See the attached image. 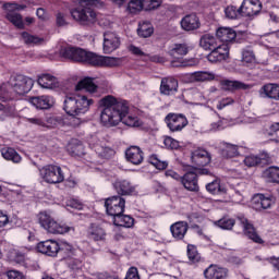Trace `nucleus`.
I'll return each mask as SVG.
<instances>
[{"mask_svg":"<svg viewBox=\"0 0 279 279\" xmlns=\"http://www.w3.org/2000/svg\"><path fill=\"white\" fill-rule=\"evenodd\" d=\"M187 257L191 263H199L202 257L199 256V252H197L196 245H187Z\"/></svg>","mask_w":279,"mask_h":279,"instance_id":"8fccbe9b","label":"nucleus"},{"mask_svg":"<svg viewBox=\"0 0 279 279\" xmlns=\"http://www.w3.org/2000/svg\"><path fill=\"white\" fill-rule=\"evenodd\" d=\"M95 104V100L87 98L86 96H66L63 105V110L70 117H77L82 119V114H86V111L90 109V106Z\"/></svg>","mask_w":279,"mask_h":279,"instance_id":"20e7f679","label":"nucleus"},{"mask_svg":"<svg viewBox=\"0 0 279 279\" xmlns=\"http://www.w3.org/2000/svg\"><path fill=\"white\" fill-rule=\"evenodd\" d=\"M37 84H39L41 88H56L58 86V78L51 74H43L38 77Z\"/></svg>","mask_w":279,"mask_h":279,"instance_id":"473e14b6","label":"nucleus"},{"mask_svg":"<svg viewBox=\"0 0 279 279\" xmlns=\"http://www.w3.org/2000/svg\"><path fill=\"white\" fill-rule=\"evenodd\" d=\"M8 223H10V217L5 213L0 211V228H4Z\"/></svg>","mask_w":279,"mask_h":279,"instance_id":"69168bd1","label":"nucleus"},{"mask_svg":"<svg viewBox=\"0 0 279 279\" xmlns=\"http://www.w3.org/2000/svg\"><path fill=\"white\" fill-rule=\"evenodd\" d=\"M187 53L189 46L186 44H174L172 49L168 51V54L174 60H180V58H183V56H186ZM178 56H180V58H178Z\"/></svg>","mask_w":279,"mask_h":279,"instance_id":"c9c22d12","label":"nucleus"},{"mask_svg":"<svg viewBox=\"0 0 279 279\" xmlns=\"http://www.w3.org/2000/svg\"><path fill=\"white\" fill-rule=\"evenodd\" d=\"M145 9L144 0H131L128 4L130 14H138Z\"/></svg>","mask_w":279,"mask_h":279,"instance_id":"a18cd8bd","label":"nucleus"},{"mask_svg":"<svg viewBox=\"0 0 279 279\" xmlns=\"http://www.w3.org/2000/svg\"><path fill=\"white\" fill-rule=\"evenodd\" d=\"M162 5V0H144V10L151 12V10H158Z\"/></svg>","mask_w":279,"mask_h":279,"instance_id":"864d4df0","label":"nucleus"},{"mask_svg":"<svg viewBox=\"0 0 279 279\" xmlns=\"http://www.w3.org/2000/svg\"><path fill=\"white\" fill-rule=\"evenodd\" d=\"M121 47V39L117 36V34L112 32H106L104 34V52L112 53V51H117Z\"/></svg>","mask_w":279,"mask_h":279,"instance_id":"4468645a","label":"nucleus"},{"mask_svg":"<svg viewBox=\"0 0 279 279\" xmlns=\"http://www.w3.org/2000/svg\"><path fill=\"white\" fill-rule=\"evenodd\" d=\"M113 189L117 191L118 196L123 197L125 195H134L136 193V186H134L128 180H117L113 183Z\"/></svg>","mask_w":279,"mask_h":279,"instance_id":"412c9836","label":"nucleus"},{"mask_svg":"<svg viewBox=\"0 0 279 279\" xmlns=\"http://www.w3.org/2000/svg\"><path fill=\"white\" fill-rule=\"evenodd\" d=\"M268 135L271 136L275 143H279V122H276L270 125Z\"/></svg>","mask_w":279,"mask_h":279,"instance_id":"5fc2aeb1","label":"nucleus"},{"mask_svg":"<svg viewBox=\"0 0 279 279\" xmlns=\"http://www.w3.org/2000/svg\"><path fill=\"white\" fill-rule=\"evenodd\" d=\"M230 58V47L228 44H219L215 49L210 50L207 54L208 62L211 64H217V62H223Z\"/></svg>","mask_w":279,"mask_h":279,"instance_id":"f8f14e48","label":"nucleus"},{"mask_svg":"<svg viewBox=\"0 0 279 279\" xmlns=\"http://www.w3.org/2000/svg\"><path fill=\"white\" fill-rule=\"evenodd\" d=\"M7 20L12 23L17 29H25V23L23 22V15L19 13L7 14Z\"/></svg>","mask_w":279,"mask_h":279,"instance_id":"c03bdc74","label":"nucleus"},{"mask_svg":"<svg viewBox=\"0 0 279 279\" xmlns=\"http://www.w3.org/2000/svg\"><path fill=\"white\" fill-rule=\"evenodd\" d=\"M260 97H267L268 99H275L279 101V84L278 83H268L260 87L259 89Z\"/></svg>","mask_w":279,"mask_h":279,"instance_id":"393cba45","label":"nucleus"},{"mask_svg":"<svg viewBox=\"0 0 279 279\" xmlns=\"http://www.w3.org/2000/svg\"><path fill=\"white\" fill-rule=\"evenodd\" d=\"M38 221L44 230H47L49 234H66L71 230L75 231V228L68 226L63 222H58L47 211H40L38 214Z\"/></svg>","mask_w":279,"mask_h":279,"instance_id":"39448f33","label":"nucleus"},{"mask_svg":"<svg viewBox=\"0 0 279 279\" xmlns=\"http://www.w3.org/2000/svg\"><path fill=\"white\" fill-rule=\"evenodd\" d=\"M263 175L267 182L279 184V167L270 166L263 172Z\"/></svg>","mask_w":279,"mask_h":279,"instance_id":"58836bf2","label":"nucleus"},{"mask_svg":"<svg viewBox=\"0 0 279 279\" xmlns=\"http://www.w3.org/2000/svg\"><path fill=\"white\" fill-rule=\"evenodd\" d=\"M219 45H221V41L217 40V37L210 34H205L199 39V47L205 51H213Z\"/></svg>","mask_w":279,"mask_h":279,"instance_id":"cd10ccee","label":"nucleus"},{"mask_svg":"<svg viewBox=\"0 0 279 279\" xmlns=\"http://www.w3.org/2000/svg\"><path fill=\"white\" fill-rule=\"evenodd\" d=\"M66 263H68L69 268L74 271L82 269V267L84 266V264H83L84 262L80 257H77V255L69 257L66 259Z\"/></svg>","mask_w":279,"mask_h":279,"instance_id":"3c124183","label":"nucleus"},{"mask_svg":"<svg viewBox=\"0 0 279 279\" xmlns=\"http://www.w3.org/2000/svg\"><path fill=\"white\" fill-rule=\"evenodd\" d=\"M216 36L220 45H228V43H234L236 40V31L230 27H219L216 31Z\"/></svg>","mask_w":279,"mask_h":279,"instance_id":"aec40b11","label":"nucleus"},{"mask_svg":"<svg viewBox=\"0 0 279 279\" xmlns=\"http://www.w3.org/2000/svg\"><path fill=\"white\" fill-rule=\"evenodd\" d=\"M105 208L109 217H120L125 213V198L122 196H111L105 199Z\"/></svg>","mask_w":279,"mask_h":279,"instance_id":"6e6552de","label":"nucleus"},{"mask_svg":"<svg viewBox=\"0 0 279 279\" xmlns=\"http://www.w3.org/2000/svg\"><path fill=\"white\" fill-rule=\"evenodd\" d=\"M225 14H226L227 19H230L231 21H236L239 19L245 17L244 13H243V4H241L240 7L228 5L225 9Z\"/></svg>","mask_w":279,"mask_h":279,"instance_id":"c756f323","label":"nucleus"},{"mask_svg":"<svg viewBox=\"0 0 279 279\" xmlns=\"http://www.w3.org/2000/svg\"><path fill=\"white\" fill-rule=\"evenodd\" d=\"M206 191L211 195H226L228 193V189L221 184V181L214 180L213 182L206 185Z\"/></svg>","mask_w":279,"mask_h":279,"instance_id":"72a5a7b5","label":"nucleus"},{"mask_svg":"<svg viewBox=\"0 0 279 279\" xmlns=\"http://www.w3.org/2000/svg\"><path fill=\"white\" fill-rule=\"evenodd\" d=\"M61 58L78 62L80 64H87L88 66H119L121 64L120 58L102 57L95 52L86 51L82 48L73 46L62 47L60 49Z\"/></svg>","mask_w":279,"mask_h":279,"instance_id":"f257e3e1","label":"nucleus"},{"mask_svg":"<svg viewBox=\"0 0 279 279\" xmlns=\"http://www.w3.org/2000/svg\"><path fill=\"white\" fill-rule=\"evenodd\" d=\"M137 36L140 38H150V36H154V24L149 21L140 22Z\"/></svg>","mask_w":279,"mask_h":279,"instance_id":"7c9ffc66","label":"nucleus"},{"mask_svg":"<svg viewBox=\"0 0 279 279\" xmlns=\"http://www.w3.org/2000/svg\"><path fill=\"white\" fill-rule=\"evenodd\" d=\"M40 175L47 184H60L64 182V172L60 166L48 165L40 170Z\"/></svg>","mask_w":279,"mask_h":279,"instance_id":"0eeeda50","label":"nucleus"},{"mask_svg":"<svg viewBox=\"0 0 279 279\" xmlns=\"http://www.w3.org/2000/svg\"><path fill=\"white\" fill-rule=\"evenodd\" d=\"M87 238L92 241H106V229L97 223H92L87 229Z\"/></svg>","mask_w":279,"mask_h":279,"instance_id":"bb28decb","label":"nucleus"},{"mask_svg":"<svg viewBox=\"0 0 279 279\" xmlns=\"http://www.w3.org/2000/svg\"><path fill=\"white\" fill-rule=\"evenodd\" d=\"M113 226L122 228H132L134 226V218L128 215L121 214L113 219Z\"/></svg>","mask_w":279,"mask_h":279,"instance_id":"a19ab883","label":"nucleus"},{"mask_svg":"<svg viewBox=\"0 0 279 279\" xmlns=\"http://www.w3.org/2000/svg\"><path fill=\"white\" fill-rule=\"evenodd\" d=\"M124 279H141L138 276V268L137 267H131L128 272L126 277Z\"/></svg>","mask_w":279,"mask_h":279,"instance_id":"680f3d73","label":"nucleus"},{"mask_svg":"<svg viewBox=\"0 0 279 279\" xmlns=\"http://www.w3.org/2000/svg\"><path fill=\"white\" fill-rule=\"evenodd\" d=\"M192 77L195 82H210V80H215V75L208 72H194Z\"/></svg>","mask_w":279,"mask_h":279,"instance_id":"603ef678","label":"nucleus"},{"mask_svg":"<svg viewBox=\"0 0 279 279\" xmlns=\"http://www.w3.org/2000/svg\"><path fill=\"white\" fill-rule=\"evenodd\" d=\"M165 175H166V178H172V180H175L177 182H181V180H182V177L173 170H167L165 172Z\"/></svg>","mask_w":279,"mask_h":279,"instance_id":"0e129e2a","label":"nucleus"},{"mask_svg":"<svg viewBox=\"0 0 279 279\" xmlns=\"http://www.w3.org/2000/svg\"><path fill=\"white\" fill-rule=\"evenodd\" d=\"M165 123L172 134L182 132L189 125V119L182 113H168Z\"/></svg>","mask_w":279,"mask_h":279,"instance_id":"1a4fd4ad","label":"nucleus"},{"mask_svg":"<svg viewBox=\"0 0 279 279\" xmlns=\"http://www.w3.org/2000/svg\"><path fill=\"white\" fill-rule=\"evenodd\" d=\"M181 27L184 29V32H195V29H199V27H202V22H199V16H197V13L185 15L181 20Z\"/></svg>","mask_w":279,"mask_h":279,"instance_id":"6ab92c4d","label":"nucleus"},{"mask_svg":"<svg viewBox=\"0 0 279 279\" xmlns=\"http://www.w3.org/2000/svg\"><path fill=\"white\" fill-rule=\"evenodd\" d=\"M228 268L221 267L217 264H211L204 270L206 279H228Z\"/></svg>","mask_w":279,"mask_h":279,"instance_id":"2eb2a0df","label":"nucleus"},{"mask_svg":"<svg viewBox=\"0 0 279 279\" xmlns=\"http://www.w3.org/2000/svg\"><path fill=\"white\" fill-rule=\"evenodd\" d=\"M125 158L128 162H131V165H143V160H145V153H143V149L138 146H130L125 150Z\"/></svg>","mask_w":279,"mask_h":279,"instance_id":"a211bd4d","label":"nucleus"},{"mask_svg":"<svg viewBox=\"0 0 279 279\" xmlns=\"http://www.w3.org/2000/svg\"><path fill=\"white\" fill-rule=\"evenodd\" d=\"M31 104L39 110H49L51 108V98L49 96L32 97Z\"/></svg>","mask_w":279,"mask_h":279,"instance_id":"c85d7f7f","label":"nucleus"},{"mask_svg":"<svg viewBox=\"0 0 279 279\" xmlns=\"http://www.w3.org/2000/svg\"><path fill=\"white\" fill-rule=\"evenodd\" d=\"M235 223H236V220H234L233 218H227V217H223L215 221V226H217L218 228H221V230H232Z\"/></svg>","mask_w":279,"mask_h":279,"instance_id":"49530a36","label":"nucleus"},{"mask_svg":"<svg viewBox=\"0 0 279 279\" xmlns=\"http://www.w3.org/2000/svg\"><path fill=\"white\" fill-rule=\"evenodd\" d=\"M148 162L153 165V167L157 168L159 171H165L167 167H169V162L161 160L158 155L153 154L148 158Z\"/></svg>","mask_w":279,"mask_h":279,"instance_id":"37998d69","label":"nucleus"},{"mask_svg":"<svg viewBox=\"0 0 279 279\" xmlns=\"http://www.w3.org/2000/svg\"><path fill=\"white\" fill-rule=\"evenodd\" d=\"M244 17L257 16L263 11V3L259 0H252L248 3H242Z\"/></svg>","mask_w":279,"mask_h":279,"instance_id":"b1692460","label":"nucleus"},{"mask_svg":"<svg viewBox=\"0 0 279 279\" xmlns=\"http://www.w3.org/2000/svg\"><path fill=\"white\" fill-rule=\"evenodd\" d=\"M245 167H266L271 165V157L268 154H262L260 156H247L243 160Z\"/></svg>","mask_w":279,"mask_h":279,"instance_id":"4be33fe9","label":"nucleus"},{"mask_svg":"<svg viewBox=\"0 0 279 279\" xmlns=\"http://www.w3.org/2000/svg\"><path fill=\"white\" fill-rule=\"evenodd\" d=\"M178 81L173 76L163 77L160 84L161 95H173L178 93Z\"/></svg>","mask_w":279,"mask_h":279,"instance_id":"5701e85b","label":"nucleus"},{"mask_svg":"<svg viewBox=\"0 0 279 279\" xmlns=\"http://www.w3.org/2000/svg\"><path fill=\"white\" fill-rule=\"evenodd\" d=\"M97 88V84L90 77L83 78L75 86V90H86L87 93H96Z\"/></svg>","mask_w":279,"mask_h":279,"instance_id":"f704fd0d","label":"nucleus"},{"mask_svg":"<svg viewBox=\"0 0 279 279\" xmlns=\"http://www.w3.org/2000/svg\"><path fill=\"white\" fill-rule=\"evenodd\" d=\"M36 250L39 254H45V256L56 258L60 252V244L56 240H46L37 243Z\"/></svg>","mask_w":279,"mask_h":279,"instance_id":"ddd939ff","label":"nucleus"},{"mask_svg":"<svg viewBox=\"0 0 279 279\" xmlns=\"http://www.w3.org/2000/svg\"><path fill=\"white\" fill-rule=\"evenodd\" d=\"M77 252L78 251L68 242H63L61 245H59V253L62 254L63 257L66 258V260L72 256H77Z\"/></svg>","mask_w":279,"mask_h":279,"instance_id":"79ce46f5","label":"nucleus"},{"mask_svg":"<svg viewBox=\"0 0 279 279\" xmlns=\"http://www.w3.org/2000/svg\"><path fill=\"white\" fill-rule=\"evenodd\" d=\"M1 155L4 160H11V162L19 163L21 162V155L12 148V147H4L1 149Z\"/></svg>","mask_w":279,"mask_h":279,"instance_id":"ea45409f","label":"nucleus"},{"mask_svg":"<svg viewBox=\"0 0 279 279\" xmlns=\"http://www.w3.org/2000/svg\"><path fill=\"white\" fill-rule=\"evenodd\" d=\"M181 184L185 189V191H190V193H199V177L197 175V171L190 170L181 177Z\"/></svg>","mask_w":279,"mask_h":279,"instance_id":"9b49d317","label":"nucleus"},{"mask_svg":"<svg viewBox=\"0 0 279 279\" xmlns=\"http://www.w3.org/2000/svg\"><path fill=\"white\" fill-rule=\"evenodd\" d=\"M130 112V109L126 112H121V120L124 125H128L129 128H138V118L132 117L128 114Z\"/></svg>","mask_w":279,"mask_h":279,"instance_id":"de8ad7c7","label":"nucleus"},{"mask_svg":"<svg viewBox=\"0 0 279 279\" xmlns=\"http://www.w3.org/2000/svg\"><path fill=\"white\" fill-rule=\"evenodd\" d=\"M22 40H24L26 45H40V43H43L44 39L36 35H32L27 32H23Z\"/></svg>","mask_w":279,"mask_h":279,"instance_id":"09e8293b","label":"nucleus"},{"mask_svg":"<svg viewBox=\"0 0 279 279\" xmlns=\"http://www.w3.org/2000/svg\"><path fill=\"white\" fill-rule=\"evenodd\" d=\"M8 279H27L25 274L16 269H11L5 272Z\"/></svg>","mask_w":279,"mask_h":279,"instance_id":"4d7b16f0","label":"nucleus"},{"mask_svg":"<svg viewBox=\"0 0 279 279\" xmlns=\"http://www.w3.org/2000/svg\"><path fill=\"white\" fill-rule=\"evenodd\" d=\"M255 59L254 51L252 50H243L242 51V61L246 62V64H252V61Z\"/></svg>","mask_w":279,"mask_h":279,"instance_id":"bf43d9fd","label":"nucleus"},{"mask_svg":"<svg viewBox=\"0 0 279 279\" xmlns=\"http://www.w3.org/2000/svg\"><path fill=\"white\" fill-rule=\"evenodd\" d=\"M64 13H57L56 23L57 27H64V25H68L66 19L64 17Z\"/></svg>","mask_w":279,"mask_h":279,"instance_id":"e2e57ef3","label":"nucleus"},{"mask_svg":"<svg viewBox=\"0 0 279 279\" xmlns=\"http://www.w3.org/2000/svg\"><path fill=\"white\" fill-rule=\"evenodd\" d=\"M14 99V90L10 85V81L0 85V101H12Z\"/></svg>","mask_w":279,"mask_h":279,"instance_id":"4c0bfd02","label":"nucleus"},{"mask_svg":"<svg viewBox=\"0 0 279 279\" xmlns=\"http://www.w3.org/2000/svg\"><path fill=\"white\" fill-rule=\"evenodd\" d=\"M9 84L15 95H27V93H29L34 87V80L23 74H15L11 75Z\"/></svg>","mask_w":279,"mask_h":279,"instance_id":"423d86ee","label":"nucleus"},{"mask_svg":"<svg viewBox=\"0 0 279 279\" xmlns=\"http://www.w3.org/2000/svg\"><path fill=\"white\" fill-rule=\"evenodd\" d=\"M130 51L133 53V56H138V57L145 56V52H143V50H141V48L133 46V45L130 46Z\"/></svg>","mask_w":279,"mask_h":279,"instance_id":"774afa93","label":"nucleus"},{"mask_svg":"<svg viewBox=\"0 0 279 279\" xmlns=\"http://www.w3.org/2000/svg\"><path fill=\"white\" fill-rule=\"evenodd\" d=\"M222 86H225L226 90H230L231 93H236V90H248L252 88L250 85L241 82V81H223Z\"/></svg>","mask_w":279,"mask_h":279,"instance_id":"2f4dec72","label":"nucleus"},{"mask_svg":"<svg viewBox=\"0 0 279 279\" xmlns=\"http://www.w3.org/2000/svg\"><path fill=\"white\" fill-rule=\"evenodd\" d=\"M69 154L72 156H84V146L82 145H70L68 147Z\"/></svg>","mask_w":279,"mask_h":279,"instance_id":"6e6d98bb","label":"nucleus"},{"mask_svg":"<svg viewBox=\"0 0 279 279\" xmlns=\"http://www.w3.org/2000/svg\"><path fill=\"white\" fill-rule=\"evenodd\" d=\"M251 204L255 210H267L274 205V199L269 195L255 194L251 201Z\"/></svg>","mask_w":279,"mask_h":279,"instance_id":"f3484780","label":"nucleus"},{"mask_svg":"<svg viewBox=\"0 0 279 279\" xmlns=\"http://www.w3.org/2000/svg\"><path fill=\"white\" fill-rule=\"evenodd\" d=\"M36 15L39 21H47V11L44 8H38L36 11Z\"/></svg>","mask_w":279,"mask_h":279,"instance_id":"338daca9","label":"nucleus"},{"mask_svg":"<svg viewBox=\"0 0 279 279\" xmlns=\"http://www.w3.org/2000/svg\"><path fill=\"white\" fill-rule=\"evenodd\" d=\"M191 160L193 165H196V167H206L207 165H210L213 158L210 157V153L208 150L198 148L192 151Z\"/></svg>","mask_w":279,"mask_h":279,"instance_id":"dca6fc26","label":"nucleus"},{"mask_svg":"<svg viewBox=\"0 0 279 279\" xmlns=\"http://www.w3.org/2000/svg\"><path fill=\"white\" fill-rule=\"evenodd\" d=\"M163 145L168 149H180V142H178L177 140H173V137H170V136L165 138Z\"/></svg>","mask_w":279,"mask_h":279,"instance_id":"13d9d810","label":"nucleus"},{"mask_svg":"<svg viewBox=\"0 0 279 279\" xmlns=\"http://www.w3.org/2000/svg\"><path fill=\"white\" fill-rule=\"evenodd\" d=\"M223 147L221 149L222 158H236L239 156V146L230 143H222Z\"/></svg>","mask_w":279,"mask_h":279,"instance_id":"e433bc0d","label":"nucleus"},{"mask_svg":"<svg viewBox=\"0 0 279 279\" xmlns=\"http://www.w3.org/2000/svg\"><path fill=\"white\" fill-rule=\"evenodd\" d=\"M27 123H32V125H38L39 128H44L47 125V122H45V119L34 117V118H25Z\"/></svg>","mask_w":279,"mask_h":279,"instance_id":"052dcab7","label":"nucleus"},{"mask_svg":"<svg viewBox=\"0 0 279 279\" xmlns=\"http://www.w3.org/2000/svg\"><path fill=\"white\" fill-rule=\"evenodd\" d=\"M238 220L240 221V226L243 228V234L247 236L253 243H257V245H264L265 240L260 238L258 234V231L256 230V227H254V223L250 221L244 216L238 217Z\"/></svg>","mask_w":279,"mask_h":279,"instance_id":"9d476101","label":"nucleus"},{"mask_svg":"<svg viewBox=\"0 0 279 279\" xmlns=\"http://www.w3.org/2000/svg\"><path fill=\"white\" fill-rule=\"evenodd\" d=\"M99 0H82L80 5L71 11V16L81 25H95L97 23V13L92 5H97Z\"/></svg>","mask_w":279,"mask_h":279,"instance_id":"7ed1b4c3","label":"nucleus"},{"mask_svg":"<svg viewBox=\"0 0 279 279\" xmlns=\"http://www.w3.org/2000/svg\"><path fill=\"white\" fill-rule=\"evenodd\" d=\"M170 232L175 241H182L189 232V222L178 221L170 227Z\"/></svg>","mask_w":279,"mask_h":279,"instance_id":"a878e982","label":"nucleus"},{"mask_svg":"<svg viewBox=\"0 0 279 279\" xmlns=\"http://www.w3.org/2000/svg\"><path fill=\"white\" fill-rule=\"evenodd\" d=\"M101 109L100 122L105 128H114L121 123V112H128L129 107L125 102L117 99L112 95L104 96L98 101Z\"/></svg>","mask_w":279,"mask_h":279,"instance_id":"f03ea898","label":"nucleus"}]
</instances>
